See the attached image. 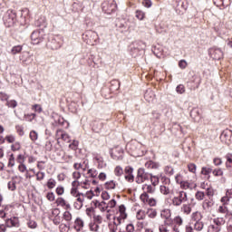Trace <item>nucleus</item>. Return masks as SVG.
Here are the masks:
<instances>
[{
	"label": "nucleus",
	"instance_id": "1a4fd4ad",
	"mask_svg": "<svg viewBox=\"0 0 232 232\" xmlns=\"http://www.w3.org/2000/svg\"><path fill=\"white\" fill-rule=\"evenodd\" d=\"M203 211L206 213H211L213 211V208H215V199L213 198H207L204 199L202 203Z\"/></svg>",
	"mask_w": 232,
	"mask_h": 232
},
{
	"label": "nucleus",
	"instance_id": "aec40b11",
	"mask_svg": "<svg viewBox=\"0 0 232 232\" xmlns=\"http://www.w3.org/2000/svg\"><path fill=\"white\" fill-rule=\"evenodd\" d=\"M212 171H213V169H211L209 167H202L201 168V175H204L205 179H207V180H209V179H211Z\"/></svg>",
	"mask_w": 232,
	"mask_h": 232
},
{
	"label": "nucleus",
	"instance_id": "37998d69",
	"mask_svg": "<svg viewBox=\"0 0 232 232\" xmlns=\"http://www.w3.org/2000/svg\"><path fill=\"white\" fill-rule=\"evenodd\" d=\"M5 106H7V108H17V101L15 100H7Z\"/></svg>",
	"mask_w": 232,
	"mask_h": 232
},
{
	"label": "nucleus",
	"instance_id": "dca6fc26",
	"mask_svg": "<svg viewBox=\"0 0 232 232\" xmlns=\"http://www.w3.org/2000/svg\"><path fill=\"white\" fill-rule=\"evenodd\" d=\"M6 227H19V218L14 217L5 220Z\"/></svg>",
	"mask_w": 232,
	"mask_h": 232
},
{
	"label": "nucleus",
	"instance_id": "a878e982",
	"mask_svg": "<svg viewBox=\"0 0 232 232\" xmlns=\"http://www.w3.org/2000/svg\"><path fill=\"white\" fill-rule=\"evenodd\" d=\"M146 213L149 218H152V219L157 218V215H158L157 208H147Z\"/></svg>",
	"mask_w": 232,
	"mask_h": 232
},
{
	"label": "nucleus",
	"instance_id": "6ab92c4d",
	"mask_svg": "<svg viewBox=\"0 0 232 232\" xmlns=\"http://www.w3.org/2000/svg\"><path fill=\"white\" fill-rule=\"evenodd\" d=\"M73 168L77 170L82 169L83 171H86L88 169V160H85L81 163H74Z\"/></svg>",
	"mask_w": 232,
	"mask_h": 232
},
{
	"label": "nucleus",
	"instance_id": "2f4dec72",
	"mask_svg": "<svg viewBox=\"0 0 232 232\" xmlns=\"http://www.w3.org/2000/svg\"><path fill=\"white\" fill-rule=\"evenodd\" d=\"M36 26H42V28H46V17L41 16L38 18V20L35 22Z\"/></svg>",
	"mask_w": 232,
	"mask_h": 232
},
{
	"label": "nucleus",
	"instance_id": "cd10ccee",
	"mask_svg": "<svg viewBox=\"0 0 232 232\" xmlns=\"http://www.w3.org/2000/svg\"><path fill=\"white\" fill-rule=\"evenodd\" d=\"M142 189H143V193H146L148 195V193L150 194H153L155 193V186L153 185H148V184H145L142 186Z\"/></svg>",
	"mask_w": 232,
	"mask_h": 232
},
{
	"label": "nucleus",
	"instance_id": "4c0bfd02",
	"mask_svg": "<svg viewBox=\"0 0 232 232\" xmlns=\"http://www.w3.org/2000/svg\"><path fill=\"white\" fill-rule=\"evenodd\" d=\"M46 186L48 188V189H53V188H55V186H57V181L55 179H53V178L49 179Z\"/></svg>",
	"mask_w": 232,
	"mask_h": 232
},
{
	"label": "nucleus",
	"instance_id": "f704fd0d",
	"mask_svg": "<svg viewBox=\"0 0 232 232\" xmlns=\"http://www.w3.org/2000/svg\"><path fill=\"white\" fill-rule=\"evenodd\" d=\"M146 215H147L146 210L140 209L136 213V218L137 220H144L146 218Z\"/></svg>",
	"mask_w": 232,
	"mask_h": 232
},
{
	"label": "nucleus",
	"instance_id": "7c9ffc66",
	"mask_svg": "<svg viewBox=\"0 0 232 232\" xmlns=\"http://www.w3.org/2000/svg\"><path fill=\"white\" fill-rule=\"evenodd\" d=\"M213 224L222 229V226L226 224V220H224V218H216L213 219Z\"/></svg>",
	"mask_w": 232,
	"mask_h": 232
},
{
	"label": "nucleus",
	"instance_id": "c85d7f7f",
	"mask_svg": "<svg viewBox=\"0 0 232 232\" xmlns=\"http://www.w3.org/2000/svg\"><path fill=\"white\" fill-rule=\"evenodd\" d=\"M190 117L194 119V121H198L200 119V110L198 108H194L190 111Z\"/></svg>",
	"mask_w": 232,
	"mask_h": 232
},
{
	"label": "nucleus",
	"instance_id": "f03ea898",
	"mask_svg": "<svg viewBox=\"0 0 232 232\" xmlns=\"http://www.w3.org/2000/svg\"><path fill=\"white\" fill-rule=\"evenodd\" d=\"M63 36L59 34H49L46 46L49 47L50 50H59V48L63 46Z\"/></svg>",
	"mask_w": 232,
	"mask_h": 232
},
{
	"label": "nucleus",
	"instance_id": "a211bd4d",
	"mask_svg": "<svg viewBox=\"0 0 232 232\" xmlns=\"http://www.w3.org/2000/svg\"><path fill=\"white\" fill-rule=\"evenodd\" d=\"M202 218H204V216L200 211L193 212L190 216V220L194 223L202 221Z\"/></svg>",
	"mask_w": 232,
	"mask_h": 232
},
{
	"label": "nucleus",
	"instance_id": "ddd939ff",
	"mask_svg": "<svg viewBox=\"0 0 232 232\" xmlns=\"http://www.w3.org/2000/svg\"><path fill=\"white\" fill-rule=\"evenodd\" d=\"M210 54L212 59H215L216 61H220L224 57V53L222 52V49L220 48H213L210 50Z\"/></svg>",
	"mask_w": 232,
	"mask_h": 232
},
{
	"label": "nucleus",
	"instance_id": "b1692460",
	"mask_svg": "<svg viewBox=\"0 0 232 232\" xmlns=\"http://www.w3.org/2000/svg\"><path fill=\"white\" fill-rule=\"evenodd\" d=\"M117 186H119V183H117V181H115L113 179L106 181L104 184L105 189H115V188H117Z\"/></svg>",
	"mask_w": 232,
	"mask_h": 232
},
{
	"label": "nucleus",
	"instance_id": "2eb2a0df",
	"mask_svg": "<svg viewBox=\"0 0 232 232\" xmlns=\"http://www.w3.org/2000/svg\"><path fill=\"white\" fill-rule=\"evenodd\" d=\"M73 229L77 232L82 231V229H84V220L81 218H77L73 223Z\"/></svg>",
	"mask_w": 232,
	"mask_h": 232
},
{
	"label": "nucleus",
	"instance_id": "39448f33",
	"mask_svg": "<svg viewBox=\"0 0 232 232\" xmlns=\"http://www.w3.org/2000/svg\"><path fill=\"white\" fill-rule=\"evenodd\" d=\"M46 34L44 33V29H38L34 31L31 34V41L33 44H40V43H43L44 41V36Z\"/></svg>",
	"mask_w": 232,
	"mask_h": 232
},
{
	"label": "nucleus",
	"instance_id": "9b49d317",
	"mask_svg": "<svg viewBox=\"0 0 232 232\" xmlns=\"http://www.w3.org/2000/svg\"><path fill=\"white\" fill-rule=\"evenodd\" d=\"M56 139L59 144V140H63V142H72V138L66 131L63 130H56Z\"/></svg>",
	"mask_w": 232,
	"mask_h": 232
},
{
	"label": "nucleus",
	"instance_id": "7ed1b4c3",
	"mask_svg": "<svg viewBox=\"0 0 232 232\" xmlns=\"http://www.w3.org/2000/svg\"><path fill=\"white\" fill-rule=\"evenodd\" d=\"M82 39L86 44L95 46V44H97V41H99V34H97L95 31L89 30L82 34Z\"/></svg>",
	"mask_w": 232,
	"mask_h": 232
},
{
	"label": "nucleus",
	"instance_id": "393cba45",
	"mask_svg": "<svg viewBox=\"0 0 232 232\" xmlns=\"http://www.w3.org/2000/svg\"><path fill=\"white\" fill-rule=\"evenodd\" d=\"M160 164L153 161V160H149L145 163V168H147L148 169H159L160 168Z\"/></svg>",
	"mask_w": 232,
	"mask_h": 232
},
{
	"label": "nucleus",
	"instance_id": "680f3d73",
	"mask_svg": "<svg viewBox=\"0 0 232 232\" xmlns=\"http://www.w3.org/2000/svg\"><path fill=\"white\" fill-rule=\"evenodd\" d=\"M55 193L56 195H58V197L64 195V187H63L62 185L58 186L55 188Z\"/></svg>",
	"mask_w": 232,
	"mask_h": 232
},
{
	"label": "nucleus",
	"instance_id": "c756f323",
	"mask_svg": "<svg viewBox=\"0 0 232 232\" xmlns=\"http://www.w3.org/2000/svg\"><path fill=\"white\" fill-rule=\"evenodd\" d=\"M55 122L58 124V126H64L65 128L70 126V123H68V121H66L65 119L61 116H57Z\"/></svg>",
	"mask_w": 232,
	"mask_h": 232
},
{
	"label": "nucleus",
	"instance_id": "49530a36",
	"mask_svg": "<svg viewBox=\"0 0 232 232\" xmlns=\"http://www.w3.org/2000/svg\"><path fill=\"white\" fill-rule=\"evenodd\" d=\"M29 137L33 142H35V140L39 139V133H37L35 130H31Z\"/></svg>",
	"mask_w": 232,
	"mask_h": 232
},
{
	"label": "nucleus",
	"instance_id": "4be33fe9",
	"mask_svg": "<svg viewBox=\"0 0 232 232\" xmlns=\"http://www.w3.org/2000/svg\"><path fill=\"white\" fill-rule=\"evenodd\" d=\"M179 185L181 189H195L197 188V184L188 181H182Z\"/></svg>",
	"mask_w": 232,
	"mask_h": 232
},
{
	"label": "nucleus",
	"instance_id": "20e7f679",
	"mask_svg": "<svg viewBox=\"0 0 232 232\" xmlns=\"http://www.w3.org/2000/svg\"><path fill=\"white\" fill-rule=\"evenodd\" d=\"M161 185L160 186V192L161 195H171L173 193V188H171V179L167 177L161 178Z\"/></svg>",
	"mask_w": 232,
	"mask_h": 232
},
{
	"label": "nucleus",
	"instance_id": "c03bdc74",
	"mask_svg": "<svg viewBox=\"0 0 232 232\" xmlns=\"http://www.w3.org/2000/svg\"><path fill=\"white\" fill-rule=\"evenodd\" d=\"M122 220H126V218H123L122 216H119V217H113V223L116 226H121V224H122Z\"/></svg>",
	"mask_w": 232,
	"mask_h": 232
},
{
	"label": "nucleus",
	"instance_id": "3c124183",
	"mask_svg": "<svg viewBox=\"0 0 232 232\" xmlns=\"http://www.w3.org/2000/svg\"><path fill=\"white\" fill-rule=\"evenodd\" d=\"M15 130L16 133H18L20 137H23V135H24V127H23V125H16Z\"/></svg>",
	"mask_w": 232,
	"mask_h": 232
},
{
	"label": "nucleus",
	"instance_id": "5fc2aeb1",
	"mask_svg": "<svg viewBox=\"0 0 232 232\" xmlns=\"http://www.w3.org/2000/svg\"><path fill=\"white\" fill-rule=\"evenodd\" d=\"M12 151H19L21 150V143L19 141H14L13 145H11Z\"/></svg>",
	"mask_w": 232,
	"mask_h": 232
},
{
	"label": "nucleus",
	"instance_id": "f257e3e1",
	"mask_svg": "<svg viewBox=\"0 0 232 232\" xmlns=\"http://www.w3.org/2000/svg\"><path fill=\"white\" fill-rule=\"evenodd\" d=\"M188 192L184 190H179L176 192L174 197L171 198V204L175 208H180L183 204H186L188 202Z\"/></svg>",
	"mask_w": 232,
	"mask_h": 232
},
{
	"label": "nucleus",
	"instance_id": "e2e57ef3",
	"mask_svg": "<svg viewBox=\"0 0 232 232\" xmlns=\"http://www.w3.org/2000/svg\"><path fill=\"white\" fill-rule=\"evenodd\" d=\"M32 110L36 113H43V107L40 104L33 105Z\"/></svg>",
	"mask_w": 232,
	"mask_h": 232
},
{
	"label": "nucleus",
	"instance_id": "a19ab883",
	"mask_svg": "<svg viewBox=\"0 0 232 232\" xmlns=\"http://www.w3.org/2000/svg\"><path fill=\"white\" fill-rule=\"evenodd\" d=\"M135 17H137L139 21H143L144 17H146V13H144V11H141V10H137L135 12Z\"/></svg>",
	"mask_w": 232,
	"mask_h": 232
},
{
	"label": "nucleus",
	"instance_id": "72a5a7b5",
	"mask_svg": "<svg viewBox=\"0 0 232 232\" xmlns=\"http://www.w3.org/2000/svg\"><path fill=\"white\" fill-rule=\"evenodd\" d=\"M113 173L115 177L121 178V175H124V169L121 167V165H118L114 168Z\"/></svg>",
	"mask_w": 232,
	"mask_h": 232
},
{
	"label": "nucleus",
	"instance_id": "603ef678",
	"mask_svg": "<svg viewBox=\"0 0 232 232\" xmlns=\"http://www.w3.org/2000/svg\"><path fill=\"white\" fill-rule=\"evenodd\" d=\"M60 232H68L70 231V226L64 223H61L59 226Z\"/></svg>",
	"mask_w": 232,
	"mask_h": 232
},
{
	"label": "nucleus",
	"instance_id": "0e129e2a",
	"mask_svg": "<svg viewBox=\"0 0 232 232\" xmlns=\"http://www.w3.org/2000/svg\"><path fill=\"white\" fill-rule=\"evenodd\" d=\"M88 175L91 176L92 179H95V177L99 175V172L95 169H88Z\"/></svg>",
	"mask_w": 232,
	"mask_h": 232
},
{
	"label": "nucleus",
	"instance_id": "4468645a",
	"mask_svg": "<svg viewBox=\"0 0 232 232\" xmlns=\"http://www.w3.org/2000/svg\"><path fill=\"white\" fill-rule=\"evenodd\" d=\"M76 201L74 202L73 206L75 209H82V206H84V193H82L76 197Z\"/></svg>",
	"mask_w": 232,
	"mask_h": 232
},
{
	"label": "nucleus",
	"instance_id": "bb28decb",
	"mask_svg": "<svg viewBox=\"0 0 232 232\" xmlns=\"http://www.w3.org/2000/svg\"><path fill=\"white\" fill-rule=\"evenodd\" d=\"M180 211L181 213H183V215H191V205L189 204H183L180 208Z\"/></svg>",
	"mask_w": 232,
	"mask_h": 232
},
{
	"label": "nucleus",
	"instance_id": "4d7b16f0",
	"mask_svg": "<svg viewBox=\"0 0 232 232\" xmlns=\"http://www.w3.org/2000/svg\"><path fill=\"white\" fill-rule=\"evenodd\" d=\"M140 198L143 204H148V201L150 200V195L146 194L143 192L140 196Z\"/></svg>",
	"mask_w": 232,
	"mask_h": 232
},
{
	"label": "nucleus",
	"instance_id": "8fccbe9b",
	"mask_svg": "<svg viewBox=\"0 0 232 232\" xmlns=\"http://www.w3.org/2000/svg\"><path fill=\"white\" fill-rule=\"evenodd\" d=\"M63 218L65 222H72V213L70 211H65L63 214Z\"/></svg>",
	"mask_w": 232,
	"mask_h": 232
},
{
	"label": "nucleus",
	"instance_id": "a18cd8bd",
	"mask_svg": "<svg viewBox=\"0 0 232 232\" xmlns=\"http://www.w3.org/2000/svg\"><path fill=\"white\" fill-rule=\"evenodd\" d=\"M89 229L90 231L99 232V229H101V227L97 223H90Z\"/></svg>",
	"mask_w": 232,
	"mask_h": 232
},
{
	"label": "nucleus",
	"instance_id": "09e8293b",
	"mask_svg": "<svg viewBox=\"0 0 232 232\" xmlns=\"http://www.w3.org/2000/svg\"><path fill=\"white\" fill-rule=\"evenodd\" d=\"M208 232H220L222 231V228H220V227H218L217 225H214V223L212 225H210L208 227Z\"/></svg>",
	"mask_w": 232,
	"mask_h": 232
},
{
	"label": "nucleus",
	"instance_id": "13d9d810",
	"mask_svg": "<svg viewBox=\"0 0 232 232\" xmlns=\"http://www.w3.org/2000/svg\"><path fill=\"white\" fill-rule=\"evenodd\" d=\"M176 92L182 95V93H186V87L183 84H179L176 87Z\"/></svg>",
	"mask_w": 232,
	"mask_h": 232
},
{
	"label": "nucleus",
	"instance_id": "473e14b6",
	"mask_svg": "<svg viewBox=\"0 0 232 232\" xmlns=\"http://www.w3.org/2000/svg\"><path fill=\"white\" fill-rule=\"evenodd\" d=\"M195 231H202L204 229V221H196L193 224Z\"/></svg>",
	"mask_w": 232,
	"mask_h": 232
},
{
	"label": "nucleus",
	"instance_id": "de8ad7c7",
	"mask_svg": "<svg viewBox=\"0 0 232 232\" xmlns=\"http://www.w3.org/2000/svg\"><path fill=\"white\" fill-rule=\"evenodd\" d=\"M205 197H206V194L202 191H197L195 194V198L196 200H198V201L204 200Z\"/></svg>",
	"mask_w": 232,
	"mask_h": 232
},
{
	"label": "nucleus",
	"instance_id": "423d86ee",
	"mask_svg": "<svg viewBox=\"0 0 232 232\" xmlns=\"http://www.w3.org/2000/svg\"><path fill=\"white\" fill-rule=\"evenodd\" d=\"M102 10L104 14H113L117 10V3L114 0H108L102 4Z\"/></svg>",
	"mask_w": 232,
	"mask_h": 232
},
{
	"label": "nucleus",
	"instance_id": "864d4df0",
	"mask_svg": "<svg viewBox=\"0 0 232 232\" xmlns=\"http://www.w3.org/2000/svg\"><path fill=\"white\" fill-rule=\"evenodd\" d=\"M5 140L8 144H14L15 142V135L10 134L5 136Z\"/></svg>",
	"mask_w": 232,
	"mask_h": 232
},
{
	"label": "nucleus",
	"instance_id": "6e6552de",
	"mask_svg": "<svg viewBox=\"0 0 232 232\" xmlns=\"http://www.w3.org/2000/svg\"><path fill=\"white\" fill-rule=\"evenodd\" d=\"M173 7L178 14H184L188 10V4H185L182 0H174Z\"/></svg>",
	"mask_w": 232,
	"mask_h": 232
},
{
	"label": "nucleus",
	"instance_id": "f8f14e48",
	"mask_svg": "<svg viewBox=\"0 0 232 232\" xmlns=\"http://www.w3.org/2000/svg\"><path fill=\"white\" fill-rule=\"evenodd\" d=\"M5 21L8 23V26H13L17 21V14L14 10H8L5 15Z\"/></svg>",
	"mask_w": 232,
	"mask_h": 232
},
{
	"label": "nucleus",
	"instance_id": "69168bd1",
	"mask_svg": "<svg viewBox=\"0 0 232 232\" xmlns=\"http://www.w3.org/2000/svg\"><path fill=\"white\" fill-rule=\"evenodd\" d=\"M93 222L94 224H102V217L101 215H94L93 216Z\"/></svg>",
	"mask_w": 232,
	"mask_h": 232
},
{
	"label": "nucleus",
	"instance_id": "0eeeda50",
	"mask_svg": "<svg viewBox=\"0 0 232 232\" xmlns=\"http://www.w3.org/2000/svg\"><path fill=\"white\" fill-rule=\"evenodd\" d=\"M150 174L146 172V170L142 168L138 169L136 182L137 184H142V182H146V180H150Z\"/></svg>",
	"mask_w": 232,
	"mask_h": 232
},
{
	"label": "nucleus",
	"instance_id": "052dcab7",
	"mask_svg": "<svg viewBox=\"0 0 232 232\" xmlns=\"http://www.w3.org/2000/svg\"><path fill=\"white\" fill-rule=\"evenodd\" d=\"M188 169L190 173H197V165L195 163H188Z\"/></svg>",
	"mask_w": 232,
	"mask_h": 232
},
{
	"label": "nucleus",
	"instance_id": "58836bf2",
	"mask_svg": "<svg viewBox=\"0 0 232 232\" xmlns=\"http://www.w3.org/2000/svg\"><path fill=\"white\" fill-rule=\"evenodd\" d=\"M218 213H221V215H227V213H229V209L227 205H221L218 208Z\"/></svg>",
	"mask_w": 232,
	"mask_h": 232
},
{
	"label": "nucleus",
	"instance_id": "412c9836",
	"mask_svg": "<svg viewBox=\"0 0 232 232\" xmlns=\"http://www.w3.org/2000/svg\"><path fill=\"white\" fill-rule=\"evenodd\" d=\"M92 204H94L95 208H99L102 212L108 211V205L104 201L99 202L98 200H94Z\"/></svg>",
	"mask_w": 232,
	"mask_h": 232
},
{
	"label": "nucleus",
	"instance_id": "c9c22d12",
	"mask_svg": "<svg viewBox=\"0 0 232 232\" xmlns=\"http://www.w3.org/2000/svg\"><path fill=\"white\" fill-rule=\"evenodd\" d=\"M23 52V45H14L11 49L12 55H17V53H21Z\"/></svg>",
	"mask_w": 232,
	"mask_h": 232
},
{
	"label": "nucleus",
	"instance_id": "e433bc0d",
	"mask_svg": "<svg viewBox=\"0 0 232 232\" xmlns=\"http://www.w3.org/2000/svg\"><path fill=\"white\" fill-rule=\"evenodd\" d=\"M119 213L121 218H128V214H126V207L124 205H121L119 207Z\"/></svg>",
	"mask_w": 232,
	"mask_h": 232
},
{
	"label": "nucleus",
	"instance_id": "338daca9",
	"mask_svg": "<svg viewBox=\"0 0 232 232\" xmlns=\"http://www.w3.org/2000/svg\"><path fill=\"white\" fill-rule=\"evenodd\" d=\"M108 227L110 232H117L119 227L113 223H109Z\"/></svg>",
	"mask_w": 232,
	"mask_h": 232
},
{
	"label": "nucleus",
	"instance_id": "9d476101",
	"mask_svg": "<svg viewBox=\"0 0 232 232\" xmlns=\"http://www.w3.org/2000/svg\"><path fill=\"white\" fill-rule=\"evenodd\" d=\"M145 49L146 44L142 41H137L130 44V52H132L133 53H137L138 52H140Z\"/></svg>",
	"mask_w": 232,
	"mask_h": 232
},
{
	"label": "nucleus",
	"instance_id": "6e6d98bb",
	"mask_svg": "<svg viewBox=\"0 0 232 232\" xmlns=\"http://www.w3.org/2000/svg\"><path fill=\"white\" fill-rule=\"evenodd\" d=\"M164 171H165L166 175H169V177H171V175H173L175 173V170L173 169V167H171V166H166L164 169Z\"/></svg>",
	"mask_w": 232,
	"mask_h": 232
},
{
	"label": "nucleus",
	"instance_id": "5701e85b",
	"mask_svg": "<svg viewBox=\"0 0 232 232\" xmlns=\"http://www.w3.org/2000/svg\"><path fill=\"white\" fill-rule=\"evenodd\" d=\"M56 204L57 206H61V208H66V209H70L72 208L70 203H67L66 199L63 198H58L56 199Z\"/></svg>",
	"mask_w": 232,
	"mask_h": 232
},
{
	"label": "nucleus",
	"instance_id": "ea45409f",
	"mask_svg": "<svg viewBox=\"0 0 232 232\" xmlns=\"http://www.w3.org/2000/svg\"><path fill=\"white\" fill-rule=\"evenodd\" d=\"M174 226L180 227L182 224H184V219H182V217L176 216L173 219Z\"/></svg>",
	"mask_w": 232,
	"mask_h": 232
},
{
	"label": "nucleus",
	"instance_id": "79ce46f5",
	"mask_svg": "<svg viewBox=\"0 0 232 232\" xmlns=\"http://www.w3.org/2000/svg\"><path fill=\"white\" fill-rule=\"evenodd\" d=\"M149 179H150V182L154 187L159 185V182H160V179L159 178V176H153L152 174H150Z\"/></svg>",
	"mask_w": 232,
	"mask_h": 232
},
{
	"label": "nucleus",
	"instance_id": "bf43d9fd",
	"mask_svg": "<svg viewBox=\"0 0 232 232\" xmlns=\"http://www.w3.org/2000/svg\"><path fill=\"white\" fill-rule=\"evenodd\" d=\"M229 200H231V197L225 195L221 198L220 202L222 205L227 206V204H229Z\"/></svg>",
	"mask_w": 232,
	"mask_h": 232
},
{
	"label": "nucleus",
	"instance_id": "f3484780",
	"mask_svg": "<svg viewBox=\"0 0 232 232\" xmlns=\"http://www.w3.org/2000/svg\"><path fill=\"white\" fill-rule=\"evenodd\" d=\"M160 218L165 220V222H169L171 218V210L169 208H164L160 211Z\"/></svg>",
	"mask_w": 232,
	"mask_h": 232
},
{
	"label": "nucleus",
	"instance_id": "774afa93",
	"mask_svg": "<svg viewBox=\"0 0 232 232\" xmlns=\"http://www.w3.org/2000/svg\"><path fill=\"white\" fill-rule=\"evenodd\" d=\"M27 226H28V227H30V229H35L37 227V222H35L34 220L30 219L27 222Z\"/></svg>",
	"mask_w": 232,
	"mask_h": 232
}]
</instances>
